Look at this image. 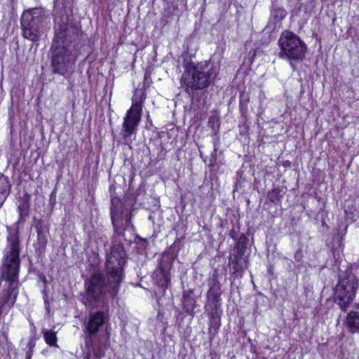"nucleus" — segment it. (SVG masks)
<instances>
[{
    "mask_svg": "<svg viewBox=\"0 0 359 359\" xmlns=\"http://www.w3.org/2000/svg\"><path fill=\"white\" fill-rule=\"evenodd\" d=\"M125 252L122 246L115 245L107 256L106 277L100 271H95L86 283L88 297L95 302L114 298L119 292L123 278V266L125 264Z\"/></svg>",
    "mask_w": 359,
    "mask_h": 359,
    "instance_id": "1",
    "label": "nucleus"
},
{
    "mask_svg": "<svg viewBox=\"0 0 359 359\" xmlns=\"http://www.w3.org/2000/svg\"><path fill=\"white\" fill-rule=\"evenodd\" d=\"M8 235L5 248L1 276L8 283V290L0 301V312L5 307L11 308L15 302L18 292V273L20 269V244L16 229L7 228Z\"/></svg>",
    "mask_w": 359,
    "mask_h": 359,
    "instance_id": "2",
    "label": "nucleus"
},
{
    "mask_svg": "<svg viewBox=\"0 0 359 359\" xmlns=\"http://www.w3.org/2000/svg\"><path fill=\"white\" fill-rule=\"evenodd\" d=\"M218 73V66L210 61L190 63L182 76V86L186 88L185 90L189 94L194 90L205 89L215 79Z\"/></svg>",
    "mask_w": 359,
    "mask_h": 359,
    "instance_id": "3",
    "label": "nucleus"
},
{
    "mask_svg": "<svg viewBox=\"0 0 359 359\" xmlns=\"http://www.w3.org/2000/svg\"><path fill=\"white\" fill-rule=\"evenodd\" d=\"M67 25H59L55 29V36L52 45V66L55 73L64 75L75 62L76 55L73 53L74 46L66 43Z\"/></svg>",
    "mask_w": 359,
    "mask_h": 359,
    "instance_id": "4",
    "label": "nucleus"
},
{
    "mask_svg": "<svg viewBox=\"0 0 359 359\" xmlns=\"http://www.w3.org/2000/svg\"><path fill=\"white\" fill-rule=\"evenodd\" d=\"M280 51L278 54L281 59L287 60L292 69H295L294 62L302 60L305 56V43L294 33L284 31L278 40Z\"/></svg>",
    "mask_w": 359,
    "mask_h": 359,
    "instance_id": "5",
    "label": "nucleus"
},
{
    "mask_svg": "<svg viewBox=\"0 0 359 359\" xmlns=\"http://www.w3.org/2000/svg\"><path fill=\"white\" fill-rule=\"evenodd\" d=\"M43 19L41 8H34L23 12L20 20L22 36L33 42L39 41L41 36L40 25Z\"/></svg>",
    "mask_w": 359,
    "mask_h": 359,
    "instance_id": "6",
    "label": "nucleus"
},
{
    "mask_svg": "<svg viewBox=\"0 0 359 359\" xmlns=\"http://www.w3.org/2000/svg\"><path fill=\"white\" fill-rule=\"evenodd\" d=\"M144 99L145 96L142 95L140 102L133 101L130 109L128 110L124 117L121 134L126 141L129 140L131 135L137 130V127L141 120L142 102Z\"/></svg>",
    "mask_w": 359,
    "mask_h": 359,
    "instance_id": "7",
    "label": "nucleus"
},
{
    "mask_svg": "<svg viewBox=\"0 0 359 359\" xmlns=\"http://www.w3.org/2000/svg\"><path fill=\"white\" fill-rule=\"evenodd\" d=\"M111 219L114 232L118 236H123L125 231L133 228L130 215L125 214L123 205L119 199H111Z\"/></svg>",
    "mask_w": 359,
    "mask_h": 359,
    "instance_id": "8",
    "label": "nucleus"
},
{
    "mask_svg": "<svg viewBox=\"0 0 359 359\" xmlns=\"http://www.w3.org/2000/svg\"><path fill=\"white\" fill-rule=\"evenodd\" d=\"M356 289L357 285L353 281H341L339 284L337 289V298L343 311H346L355 297Z\"/></svg>",
    "mask_w": 359,
    "mask_h": 359,
    "instance_id": "9",
    "label": "nucleus"
},
{
    "mask_svg": "<svg viewBox=\"0 0 359 359\" xmlns=\"http://www.w3.org/2000/svg\"><path fill=\"white\" fill-rule=\"evenodd\" d=\"M108 320V316L103 311H96L89 314L88 320L85 324L84 330L90 337L95 334L100 327Z\"/></svg>",
    "mask_w": 359,
    "mask_h": 359,
    "instance_id": "10",
    "label": "nucleus"
},
{
    "mask_svg": "<svg viewBox=\"0 0 359 359\" xmlns=\"http://www.w3.org/2000/svg\"><path fill=\"white\" fill-rule=\"evenodd\" d=\"M346 323L351 333L359 332V313L351 311L346 318Z\"/></svg>",
    "mask_w": 359,
    "mask_h": 359,
    "instance_id": "11",
    "label": "nucleus"
},
{
    "mask_svg": "<svg viewBox=\"0 0 359 359\" xmlns=\"http://www.w3.org/2000/svg\"><path fill=\"white\" fill-rule=\"evenodd\" d=\"M220 294L219 287L217 285L211 287L208 291V298L209 301L211 302V304L214 306L215 309H217V306L219 304Z\"/></svg>",
    "mask_w": 359,
    "mask_h": 359,
    "instance_id": "12",
    "label": "nucleus"
},
{
    "mask_svg": "<svg viewBox=\"0 0 359 359\" xmlns=\"http://www.w3.org/2000/svg\"><path fill=\"white\" fill-rule=\"evenodd\" d=\"M43 335L46 342L50 346H57L56 332L52 330H43Z\"/></svg>",
    "mask_w": 359,
    "mask_h": 359,
    "instance_id": "13",
    "label": "nucleus"
},
{
    "mask_svg": "<svg viewBox=\"0 0 359 359\" xmlns=\"http://www.w3.org/2000/svg\"><path fill=\"white\" fill-rule=\"evenodd\" d=\"M109 342V334L106 333L104 336L99 339L100 346L97 348V352L95 353L96 356L102 357L104 355L105 347Z\"/></svg>",
    "mask_w": 359,
    "mask_h": 359,
    "instance_id": "14",
    "label": "nucleus"
},
{
    "mask_svg": "<svg viewBox=\"0 0 359 359\" xmlns=\"http://www.w3.org/2000/svg\"><path fill=\"white\" fill-rule=\"evenodd\" d=\"M194 303L195 302L192 299L187 297L184 299V305L185 308L190 306L191 309H193Z\"/></svg>",
    "mask_w": 359,
    "mask_h": 359,
    "instance_id": "15",
    "label": "nucleus"
},
{
    "mask_svg": "<svg viewBox=\"0 0 359 359\" xmlns=\"http://www.w3.org/2000/svg\"><path fill=\"white\" fill-rule=\"evenodd\" d=\"M44 303H45V307H46V311L48 312H49V311H50V304H49V302H48V300L46 299H45Z\"/></svg>",
    "mask_w": 359,
    "mask_h": 359,
    "instance_id": "16",
    "label": "nucleus"
},
{
    "mask_svg": "<svg viewBox=\"0 0 359 359\" xmlns=\"http://www.w3.org/2000/svg\"><path fill=\"white\" fill-rule=\"evenodd\" d=\"M299 257V255H297V253H296V255H295V257Z\"/></svg>",
    "mask_w": 359,
    "mask_h": 359,
    "instance_id": "17",
    "label": "nucleus"
},
{
    "mask_svg": "<svg viewBox=\"0 0 359 359\" xmlns=\"http://www.w3.org/2000/svg\"><path fill=\"white\" fill-rule=\"evenodd\" d=\"M299 257V255H297V253H296V255H295V257Z\"/></svg>",
    "mask_w": 359,
    "mask_h": 359,
    "instance_id": "18",
    "label": "nucleus"
}]
</instances>
